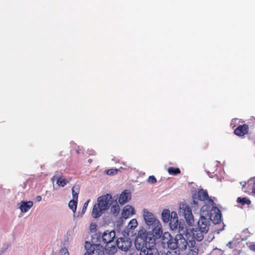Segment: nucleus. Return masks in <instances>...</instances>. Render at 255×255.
<instances>
[{
    "label": "nucleus",
    "instance_id": "1",
    "mask_svg": "<svg viewBox=\"0 0 255 255\" xmlns=\"http://www.w3.org/2000/svg\"><path fill=\"white\" fill-rule=\"evenodd\" d=\"M143 218L146 224L151 227L152 231H149L152 233L154 238L156 239L160 238L162 234L161 229V225L158 219H157L154 215L146 209L143 210Z\"/></svg>",
    "mask_w": 255,
    "mask_h": 255
},
{
    "label": "nucleus",
    "instance_id": "2",
    "mask_svg": "<svg viewBox=\"0 0 255 255\" xmlns=\"http://www.w3.org/2000/svg\"><path fill=\"white\" fill-rule=\"evenodd\" d=\"M139 237H144L143 241L146 245L144 246L145 255H159L155 247V239L152 233L146 232L145 230H140L138 233Z\"/></svg>",
    "mask_w": 255,
    "mask_h": 255
},
{
    "label": "nucleus",
    "instance_id": "3",
    "mask_svg": "<svg viewBox=\"0 0 255 255\" xmlns=\"http://www.w3.org/2000/svg\"><path fill=\"white\" fill-rule=\"evenodd\" d=\"M112 199V195L109 194L99 197L97 200V204L93 207L91 214L92 217L94 218L100 217L102 212L109 208Z\"/></svg>",
    "mask_w": 255,
    "mask_h": 255
},
{
    "label": "nucleus",
    "instance_id": "4",
    "mask_svg": "<svg viewBox=\"0 0 255 255\" xmlns=\"http://www.w3.org/2000/svg\"><path fill=\"white\" fill-rule=\"evenodd\" d=\"M116 237L115 231H106L102 234V239L103 244H105V251L109 255H114L117 251L116 244L114 242Z\"/></svg>",
    "mask_w": 255,
    "mask_h": 255
},
{
    "label": "nucleus",
    "instance_id": "5",
    "mask_svg": "<svg viewBox=\"0 0 255 255\" xmlns=\"http://www.w3.org/2000/svg\"><path fill=\"white\" fill-rule=\"evenodd\" d=\"M179 214L182 216L185 219L187 224L192 226L194 223V219L192 214V210L189 205L186 203H181L180 204L179 209Z\"/></svg>",
    "mask_w": 255,
    "mask_h": 255
},
{
    "label": "nucleus",
    "instance_id": "6",
    "mask_svg": "<svg viewBox=\"0 0 255 255\" xmlns=\"http://www.w3.org/2000/svg\"><path fill=\"white\" fill-rule=\"evenodd\" d=\"M204 234H206V233L202 232V230L201 231L198 228H196V229L190 230L189 232L187 230L185 236L190 242L191 241L195 242V240L199 242L203 240L204 238Z\"/></svg>",
    "mask_w": 255,
    "mask_h": 255
},
{
    "label": "nucleus",
    "instance_id": "7",
    "mask_svg": "<svg viewBox=\"0 0 255 255\" xmlns=\"http://www.w3.org/2000/svg\"><path fill=\"white\" fill-rule=\"evenodd\" d=\"M105 250L102 246L99 244L90 245L85 255H104Z\"/></svg>",
    "mask_w": 255,
    "mask_h": 255
},
{
    "label": "nucleus",
    "instance_id": "8",
    "mask_svg": "<svg viewBox=\"0 0 255 255\" xmlns=\"http://www.w3.org/2000/svg\"><path fill=\"white\" fill-rule=\"evenodd\" d=\"M116 244L119 249L126 252L130 248L131 242L128 238H120L117 240Z\"/></svg>",
    "mask_w": 255,
    "mask_h": 255
},
{
    "label": "nucleus",
    "instance_id": "9",
    "mask_svg": "<svg viewBox=\"0 0 255 255\" xmlns=\"http://www.w3.org/2000/svg\"><path fill=\"white\" fill-rule=\"evenodd\" d=\"M175 241L176 242L178 251L185 250L186 249L188 243L182 234H177Z\"/></svg>",
    "mask_w": 255,
    "mask_h": 255
},
{
    "label": "nucleus",
    "instance_id": "10",
    "mask_svg": "<svg viewBox=\"0 0 255 255\" xmlns=\"http://www.w3.org/2000/svg\"><path fill=\"white\" fill-rule=\"evenodd\" d=\"M168 222L170 227L172 230L178 229L179 231H180V226L178 222V219L176 212L174 211L171 212L170 218Z\"/></svg>",
    "mask_w": 255,
    "mask_h": 255
},
{
    "label": "nucleus",
    "instance_id": "11",
    "mask_svg": "<svg viewBox=\"0 0 255 255\" xmlns=\"http://www.w3.org/2000/svg\"><path fill=\"white\" fill-rule=\"evenodd\" d=\"M209 221L204 216H201L198 222V228L202 232L207 233L209 228Z\"/></svg>",
    "mask_w": 255,
    "mask_h": 255
},
{
    "label": "nucleus",
    "instance_id": "12",
    "mask_svg": "<svg viewBox=\"0 0 255 255\" xmlns=\"http://www.w3.org/2000/svg\"><path fill=\"white\" fill-rule=\"evenodd\" d=\"M197 199L200 201H205L207 200L209 203H213V201L209 197L208 192L206 190L199 189L197 193Z\"/></svg>",
    "mask_w": 255,
    "mask_h": 255
},
{
    "label": "nucleus",
    "instance_id": "13",
    "mask_svg": "<svg viewBox=\"0 0 255 255\" xmlns=\"http://www.w3.org/2000/svg\"><path fill=\"white\" fill-rule=\"evenodd\" d=\"M249 131V125L239 126L234 130V133L238 136H243Z\"/></svg>",
    "mask_w": 255,
    "mask_h": 255
},
{
    "label": "nucleus",
    "instance_id": "14",
    "mask_svg": "<svg viewBox=\"0 0 255 255\" xmlns=\"http://www.w3.org/2000/svg\"><path fill=\"white\" fill-rule=\"evenodd\" d=\"M134 214V209L131 206L127 205L123 210L122 215L124 219H128Z\"/></svg>",
    "mask_w": 255,
    "mask_h": 255
},
{
    "label": "nucleus",
    "instance_id": "15",
    "mask_svg": "<svg viewBox=\"0 0 255 255\" xmlns=\"http://www.w3.org/2000/svg\"><path fill=\"white\" fill-rule=\"evenodd\" d=\"M71 180V177L67 179L63 175V173L60 172L59 174L58 175V177H57L56 184L59 187H64L69 183Z\"/></svg>",
    "mask_w": 255,
    "mask_h": 255
},
{
    "label": "nucleus",
    "instance_id": "16",
    "mask_svg": "<svg viewBox=\"0 0 255 255\" xmlns=\"http://www.w3.org/2000/svg\"><path fill=\"white\" fill-rule=\"evenodd\" d=\"M241 185H242V190L245 192H250L252 191L253 183V178H251L247 182H241Z\"/></svg>",
    "mask_w": 255,
    "mask_h": 255
},
{
    "label": "nucleus",
    "instance_id": "17",
    "mask_svg": "<svg viewBox=\"0 0 255 255\" xmlns=\"http://www.w3.org/2000/svg\"><path fill=\"white\" fill-rule=\"evenodd\" d=\"M32 206L33 202L32 201H22L19 208L22 212L25 213L27 212Z\"/></svg>",
    "mask_w": 255,
    "mask_h": 255
},
{
    "label": "nucleus",
    "instance_id": "18",
    "mask_svg": "<svg viewBox=\"0 0 255 255\" xmlns=\"http://www.w3.org/2000/svg\"><path fill=\"white\" fill-rule=\"evenodd\" d=\"M190 243V245H189L190 249L188 252V255H198L199 249L198 248L195 246V242L191 241Z\"/></svg>",
    "mask_w": 255,
    "mask_h": 255
},
{
    "label": "nucleus",
    "instance_id": "19",
    "mask_svg": "<svg viewBox=\"0 0 255 255\" xmlns=\"http://www.w3.org/2000/svg\"><path fill=\"white\" fill-rule=\"evenodd\" d=\"M129 199L128 193L125 191L121 194L118 201L121 204H124L127 202Z\"/></svg>",
    "mask_w": 255,
    "mask_h": 255
},
{
    "label": "nucleus",
    "instance_id": "20",
    "mask_svg": "<svg viewBox=\"0 0 255 255\" xmlns=\"http://www.w3.org/2000/svg\"><path fill=\"white\" fill-rule=\"evenodd\" d=\"M171 213L168 209H164L162 213V218L164 223H168L170 218Z\"/></svg>",
    "mask_w": 255,
    "mask_h": 255
},
{
    "label": "nucleus",
    "instance_id": "21",
    "mask_svg": "<svg viewBox=\"0 0 255 255\" xmlns=\"http://www.w3.org/2000/svg\"><path fill=\"white\" fill-rule=\"evenodd\" d=\"M175 240V238L174 239H170L168 240L167 244L169 249L173 250L178 249L176 242Z\"/></svg>",
    "mask_w": 255,
    "mask_h": 255
},
{
    "label": "nucleus",
    "instance_id": "22",
    "mask_svg": "<svg viewBox=\"0 0 255 255\" xmlns=\"http://www.w3.org/2000/svg\"><path fill=\"white\" fill-rule=\"evenodd\" d=\"M80 192V188L78 186H74L72 188L73 199L78 200V194Z\"/></svg>",
    "mask_w": 255,
    "mask_h": 255
},
{
    "label": "nucleus",
    "instance_id": "23",
    "mask_svg": "<svg viewBox=\"0 0 255 255\" xmlns=\"http://www.w3.org/2000/svg\"><path fill=\"white\" fill-rule=\"evenodd\" d=\"M167 171L170 175H176L180 173L181 171L179 168L170 167L168 168Z\"/></svg>",
    "mask_w": 255,
    "mask_h": 255
},
{
    "label": "nucleus",
    "instance_id": "24",
    "mask_svg": "<svg viewBox=\"0 0 255 255\" xmlns=\"http://www.w3.org/2000/svg\"><path fill=\"white\" fill-rule=\"evenodd\" d=\"M77 201L78 200L72 199L69 203V207L74 213H75L76 211Z\"/></svg>",
    "mask_w": 255,
    "mask_h": 255
},
{
    "label": "nucleus",
    "instance_id": "25",
    "mask_svg": "<svg viewBox=\"0 0 255 255\" xmlns=\"http://www.w3.org/2000/svg\"><path fill=\"white\" fill-rule=\"evenodd\" d=\"M237 202L243 205H245L246 204L250 205L251 203V201L246 197H238L237 199Z\"/></svg>",
    "mask_w": 255,
    "mask_h": 255
},
{
    "label": "nucleus",
    "instance_id": "26",
    "mask_svg": "<svg viewBox=\"0 0 255 255\" xmlns=\"http://www.w3.org/2000/svg\"><path fill=\"white\" fill-rule=\"evenodd\" d=\"M120 209L119 205L116 204L113 205L111 208V213L115 216H117L119 213Z\"/></svg>",
    "mask_w": 255,
    "mask_h": 255
},
{
    "label": "nucleus",
    "instance_id": "27",
    "mask_svg": "<svg viewBox=\"0 0 255 255\" xmlns=\"http://www.w3.org/2000/svg\"><path fill=\"white\" fill-rule=\"evenodd\" d=\"M137 226V222L136 219H133L130 220L128 223V227L130 229H134Z\"/></svg>",
    "mask_w": 255,
    "mask_h": 255
},
{
    "label": "nucleus",
    "instance_id": "28",
    "mask_svg": "<svg viewBox=\"0 0 255 255\" xmlns=\"http://www.w3.org/2000/svg\"><path fill=\"white\" fill-rule=\"evenodd\" d=\"M218 213L215 216V218L213 219L214 222L216 224H219L221 220V215L220 212L219 210H218Z\"/></svg>",
    "mask_w": 255,
    "mask_h": 255
},
{
    "label": "nucleus",
    "instance_id": "29",
    "mask_svg": "<svg viewBox=\"0 0 255 255\" xmlns=\"http://www.w3.org/2000/svg\"><path fill=\"white\" fill-rule=\"evenodd\" d=\"M118 171L119 170L117 169H110L106 170V173L107 174L109 175H114L116 174Z\"/></svg>",
    "mask_w": 255,
    "mask_h": 255
},
{
    "label": "nucleus",
    "instance_id": "30",
    "mask_svg": "<svg viewBox=\"0 0 255 255\" xmlns=\"http://www.w3.org/2000/svg\"><path fill=\"white\" fill-rule=\"evenodd\" d=\"M147 181L149 183H151V184L155 183L156 182V179L155 177L153 175L149 176L148 178Z\"/></svg>",
    "mask_w": 255,
    "mask_h": 255
},
{
    "label": "nucleus",
    "instance_id": "31",
    "mask_svg": "<svg viewBox=\"0 0 255 255\" xmlns=\"http://www.w3.org/2000/svg\"><path fill=\"white\" fill-rule=\"evenodd\" d=\"M97 228V225L95 223H91L90 225V229L91 231L94 232L96 231Z\"/></svg>",
    "mask_w": 255,
    "mask_h": 255
},
{
    "label": "nucleus",
    "instance_id": "32",
    "mask_svg": "<svg viewBox=\"0 0 255 255\" xmlns=\"http://www.w3.org/2000/svg\"><path fill=\"white\" fill-rule=\"evenodd\" d=\"M61 255H69V253L66 248H63L60 250Z\"/></svg>",
    "mask_w": 255,
    "mask_h": 255
},
{
    "label": "nucleus",
    "instance_id": "33",
    "mask_svg": "<svg viewBox=\"0 0 255 255\" xmlns=\"http://www.w3.org/2000/svg\"><path fill=\"white\" fill-rule=\"evenodd\" d=\"M89 201H90V200H88L84 203V206L83 207V209H82V213H84L85 212Z\"/></svg>",
    "mask_w": 255,
    "mask_h": 255
},
{
    "label": "nucleus",
    "instance_id": "34",
    "mask_svg": "<svg viewBox=\"0 0 255 255\" xmlns=\"http://www.w3.org/2000/svg\"><path fill=\"white\" fill-rule=\"evenodd\" d=\"M249 248L250 250L255 252V242L251 243Z\"/></svg>",
    "mask_w": 255,
    "mask_h": 255
},
{
    "label": "nucleus",
    "instance_id": "35",
    "mask_svg": "<svg viewBox=\"0 0 255 255\" xmlns=\"http://www.w3.org/2000/svg\"><path fill=\"white\" fill-rule=\"evenodd\" d=\"M248 123L250 125H254L255 124V118L251 117V118L249 120Z\"/></svg>",
    "mask_w": 255,
    "mask_h": 255
},
{
    "label": "nucleus",
    "instance_id": "36",
    "mask_svg": "<svg viewBox=\"0 0 255 255\" xmlns=\"http://www.w3.org/2000/svg\"><path fill=\"white\" fill-rule=\"evenodd\" d=\"M59 172H59V171H56L55 172V174L51 178L52 181H53L55 179H56L57 180V177H58V175L59 174Z\"/></svg>",
    "mask_w": 255,
    "mask_h": 255
},
{
    "label": "nucleus",
    "instance_id": "37",
    "mask_svg": "<svg viewBox=\"0 0 255 255\" xmlns=\"http://www.w3.org/2000/svg\"><path fill=\"white\" fill-rule=\"evenodd\" d=\"M253 183L254 185H253V189L252 192L255 194V178H253Z\"/></svg>",
    "mask_w": 255,
    "mask_h": 255
},
{
    "label": "nucleus",
    "instance_id": "38",
    "mask_svg": "<svg viewBox=\"0 0 255 255\" xmlns=\"http://www.w3.org/2000/svg\"><path fill=\"white\" fill-rule=\"evenodd\" d=\"M166 255H177V254L176 253V252H168Z\"/></svg>",
    "mask_w": 255,
    "mask_h": 255
},
{
    "label": "nucleus",
    "instance_id": "39",
    "mask_svg": "<svg viewBox=\"0 0 255 255\" xmlns=\"http://www.w3.org/2000/svg\"><path fill=\"white\" fill-rule=\"evenodd\" d=\"M41 197L40 196H38L37 197V200L38 201H41Z\"/></svg>",
    "mask_w": 255,
    "mask_h": 255
},
{
    "label": "nucleus",
    "instance_id": "40",
    "mask_svg": "<svg viewBox=\"0 0 255 255\" xmlns=\"http://www.w3.org/2000/svg\"><path fill=\"white\" fill-rule=\"evenodd\" d=\"M88 162H89V163H91L92 162V160L91 159H89L88 160Z\"/></svg>",
    "mask_w": 255,
    "mask_h": 255
},
{
    "label": "nucleus",
    "instance_id": "41",
    "mask_svg": "<svg viewBox=\"0 0 255 255\" xmlns=\"http://www.w3.org/2000/svg\"><path fill=\"white\" fill-rule=\"evenodd\" d=\"M232 244V242H229L228 244H227V246H229V245H231Z\"/></svg>",
    "mask_w": 255,
    "mask_h": 255
}]
</instances>
